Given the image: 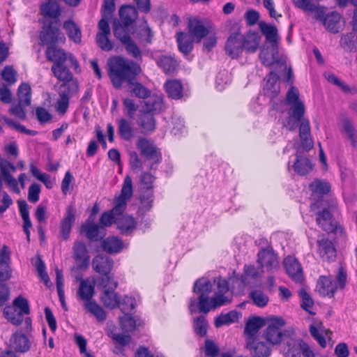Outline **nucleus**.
<instances>
[{
	"mask_svg": "<svg viewBox=\"0 0 357 357\" xmlns=\"http://www.w3.org/2000/svg\"><path fill=\"white\" fill-rule=\"evenodd\" d=\"M213 283L216 286L214 296L209 297L213 286L211 281L205 278L197 280L194 284L193 292L199 294L198 301L194 298L189 303V310L191 314L199 312L207 314L211 310H215L221 306L231 303L232 295L229 293L228 281L221 276L215 278Z\"/></svg>",
	"mask_w": 357,
	"mask_h": 357,
	"instance_id": "f257e3e1",
	"label": "nucleus"
},
{
	"mask_svg": "<svg viewBox=\"0 0 357 357\" xmlns=\"http://www.w3.org/2000/svg\"><path fill=\"white\" fill-rule=\"evenodd\" d=\"M109 76L113 85L119 89L124 82L130 84V92L139 98L150 96L151 91L139 82H133L135 76L141 72L139 64L121 56H114L108 60Z\"/></svg>",
	"mask_w": 357,
	"mask_h": 357,
	"instance_id": "f03ea898",
	"label": "nucleus"
},
{
	"mask_svg": "<svg viewBox=\"0 0 357 357\" xmlns=\"http://www.w3.org/2000/svg\"><path fill=\"white\" fill-rule=\"evenodd\" d=\"M286 104L289 107L292 116L298 121H301L299 125V137L302 147L308 151L314 146V142L311 137L310 125L307 119L303 117L305 114V105L299 99L298 90L291 86L287 92Z\"/></svg>",
	"mask_w": 357,
	"mask_h": 357,
	"instance_id": "7ed1b4c3",
	"label": "nucleus"
},
{
	"mask_svg": "<svg viewBox=\"0 0 357 357\" xmlns=\"http://www.w3.org/2000/svg\"><path fill=\"white\" fill-rule=\"evenodd\" d=\"M293 3L296 7L307 14H312L314 19L321 20L325 28L331 33H337L343 30L344 22L337 12L333 11L324 16V8L312 3L310 0H293Z\"/></svg>",
	"mask_w": 357,
	"mask_h": 357,
	"instance_id": "20e7f679",
	"label": "nucleus"
},
{
	"mask_svg": "<svg viewBox=\"0 0 357 357\" xmlns=\"http://www.w3.org/2000/svg\"><path fill=\"white\" fill-rule=\"evenodd\" d=\"M267 328L264 331L266 340L273 345L279 344L283 340L285 342L288 339V333L292 330H286L284 332L281 328L285 325V321L278 317H271L267 319Z\"/></svg>",
	"mask_w": 357,
	"mask_h": 357,
	"instance_id": "39448f33",
	"label": "nucleus"
},
{
	"mask_svg": "<svg viewBox=\"0 0 357 357\" xmlns=\"http://www.w3.org/2000/svg\"><path fill=\"white\" fill-rule=\"evenodd\" d=\"M137 147L140 154L144 157V164L150 169H155L161 161V153L153 142L146 138H141L137 142Z\"/></svg>",
	"mask_w": 357,
	"mask_h": 357,
	"instance_id": "423d86ee",
	"label": "nucleus"
},
{
	"mask_svg": "<svg viewBox=\"0 0 357 357\" xmlns=\"http://www.w3.org/2000/svg\"><path fill=\"white\" fill-rule=\"evenodd\" d=\"M59 20H51L45 23L40 33V40L43 45H55L64 43L66 37L60 29Z\"/></svg>",
	"mask_w": 357,
	"mask_h": 357,
	"instance_id": "0eeeda50",
	"label": "nucleus"
},
{
	"mask_svg": "<svg viewBox=\"0 0 357 357\" xmlns=\"http://www.w3.org/2000/svg\"><path fill=\"white\" fill-rule=\"evenodd\" d=\"M336 209V204L332 203L328 208H324L317 213L316 219L317 225L326 232H340L343 234L344 229L337 226V222L333 218L332 212Z\"/></svg>",
	"mask_w": 357,
	"mask_h": 357,
	"instance_id": "6e6552de",
	"label": "nucleus"
},
{
	"mask_svg": "<svg viewBox=\"0 0 357 357\" xmlns=\"http://www.w3.org/2000/svg\"><path fill=\"white\" fill-rule=\"evenodd\" d=\"M257 263L266 271H272L279 268L280 262L277 254L271 247L261 248L257 254Z\"/></svg>",
	"mask_w": 357,
	"mask_h": 357,
	"instance_id": "1a4fd4ad",
	"label": "nucleus"
},
{
	"mask_svg": "<svg viewBox=\"0 0 357 357\" xmlns=\"http://www.w3.org/2000/svg\"><path fill=\"white\" fill-rule=\"evenodd\" d=\"M188 31L190 36L197 43L208 35L211 26L197 18H191L188 21Z\"/></svg>",
	"mask_w": 357,
	"mask_h": 357,
	"instance_id": "9d476101",
	"label": "nucleus"
},
{
	"mask_svg": "<svg viewBox=\"0 0 357 357\" xmlns=\"http://www.w3.org/2000/svg\"><path fill=\"white\" fill-rule=\"evenodd\" d=\"M243 35L236 31L228 37L225 43L226 54L231 59L238 58L243 50Z\"/></svg>",
	"mask_w": 357,
	"mask_h": 357,
	"instance_id": "9b49d317",
	"label": "nucleus"
},
{
	"mask_svg": "<svg viewBox=\"0 0 357 357\" xmlns=\"http://www.w3.org/2000/svg\"><path fill=\"white\" fill-rule=\"evenodd\" d=\"M262 63L266 66L274 64L285 65V60L279 56L278 46L271 45V47L264 48L259 54Z\"/></svg>",
	"mask_w": 357,
	"mask_h": 357,
	"instance_id": "f8f14e48",
	"label": "nucleus"
},
{
	"mask_svg": "<svg viewBox=\"0 0 357 357\" xmlns=\"http://www.w3.org/2000/svg\"><path fill=\"white\" fill-rule=\"evenodd\" d=\"M287 274L296 282L301 283L304 276L303 268L298 261L292 256L287 257L283 261Z\"/></svg>",
	"mask_w": 357,
	"mask_h": 357,
	"instance_id": "ddd939ff",
	"label": "nucleus"
},
{
	"mask_svg": "<svg viewBox=\"0 0 357 357\" xmlns=\"http://www.w3.org/2000/svg\"><path fill=\"white\" fill-rule=\"evenodd\" d=\"M337 284L331 275H321L317 282L316 291L324 297L332 298L337 291Z\"/></svg>",
	"mask_w": 357,
	"mask_h": 357,
	"instance_id": "4468645a",
	"label": "nucleus"
},
{
	"mask_svg": "<svg viewBox=\"0 0 357 357\" xmlns=\"http://www.w3.org/2000/svg\"><path fill=\"white\" fill-rule=\"evenodd\" d=\"M246 348L250 350L252 357H268L271 351L265 342L258 341L255 337H248Z\"/></svg>",
	"mask_w": 357,
	"mask_h": 357,
	"instance_id": "2eb2a0df",
	"label": "nucleus"
},
{
	"mask_svg": "<svg viewBox=\"0 0 357 357\" xmlns=\"http://www.w3.org/2000/svg\"><path fill=\"white\" fill-rule=\"evenodd\" d=\"M303 340L295 337L294 332L288 333V339H287L284 344L287 348L284 349L286 357H301Z\"/></svg>",
	"mask_w": 357,
	"mask_h": 357,
	"instance_id": "dca6fc26",
	"label": "nucleus"
},
{
	"mask_svg": "<svg viewBox=\"0 0 357 357\" xmlns=\"http://www.w3.org/2000/svg\"><path fill=\"white\" fill-rule=\"evenodd\" d=\"M76 211L73 205H69L66 208V213L61 220L60 226V233L63 240L66 241L71 231L72 226L75 220Z\"/></svg>",
	"mask_w": 357,
	"mask_h": 357,
	"instance_id": "f3484780",
	"label": "nucleus"
},
{
	"mask_svg": "<svg viewBox=\"0 0 357 357\" xmlns=\"http://www.w3.org/2000/svg\"><path fill=\"white\" fill-rule=\"evenodd\" d=\"M95 284L96 281L94 279L87 278L86 280H81L79 287L77 290V296L80 300L86 302H91L95 294Z\"/></svg>",
	"mask_w": 357,
	"mask_h": 357,
	"instance_id": "a211bd4d",
	"label": "nucleus"
},
{
	"mask_svg": "<svg viewBox=\"0 0 357 357\" xmlns=\"http://www.w3.org/2000/svg\"><path fill=\"white\" fill-rule=\"evenodd\" d=\"M165 109L163 98L158 96H153L148 100L144 102L141 112L154 115L163 112Z\"/></svg>",
	"mask_w": 357,
	"mask_h": 357,
	"instance_id": "6ab92c4d",
	"label": "nucleus"
},
{
	"mask_svg": "<svg viewBox=\"0 0 357 357\" xmlns=\"http://www.w3.org/2000/svg\"><path fill=\"white\" fill-rule=\"evenodd\" d=\"M318 251L320 257L328 261H333L336 258V250L333 243L326 238L317 241Z\"/></svg>",
	"mask_w": 357,
	"mask_h": 357,
	"instance_id": "aec40b11",
	"label": "nucleus"
},
{
	"mask_svg": "<svg viewBox=\"0 0 357 357\" xmlns=\"http://www.w3.org/2000/svg\"><path fill=\"white\" fill-rule=\"evenodd\" d=\"M93 269L102 275L109 274L112 266L113 261L106 255H100L93 258L92 261Z\"/></svg>",
	"mask_w": 357,
	"mask_h": 357,
	"instance_id": "412c9836",
	"label": "nucleus"
},
{
	"mask_svg": "<svg viewBox=\"0 0 357 357\" xmlns=\"http://www.w3.org/2000/svg\"><path fill=\"white\" fill-rule=\"evenodd\" d=\"M279 76L274 72H271L266 78V84L264 88V94L273 99L280 92Z\"/></svg>",
	"mask_w": 357,
	"mask_h": 357,
	"instance_id": "4be33fe9",
	"label": "nucleus"
},
{
	"mask_svg": "<svg viewBox=\"0 0 357 357\" xmlns=\"http://www.w3.org/2000/svg\"><path fill=\"white\" fill-rule=\"evenodd\" d=\"M74 257L77 261L79 268H86L89 265V257L86 245L82 242H75L73 246Z\"/></svg>",
	"mask_w": 357,
	"mask_h": 357,
	"instance_id": "5701e85b",
	"label": "nucleus"
},
{
	"mask_svg": "<svg viewBox=\"0 0 357 357\" xmlns=\"http://www.w3.org/2000/svg\"><path fill=\"white\" fill-rule=\"evenodd\" d=\"M42 15L45 17L52 19V20H59L61 14V8L59 4L53 0H48L40 6Z\"/></svg>",
	"mask_w": 357,
	"mask_h": 357,
	"instance_id": "b1692460",
	"label": "nucleus"
},
{
	"mask_svg": "<svg viewBox=\"0 0 357 357\" xmlns=\"http://www.w3.org/2000/svg\"><path fill=\"white\" fill-rule=\"evenodd\" d=\"M10 252L6 246H3L0 253V281H6L10 277L9 267Z\"/></svg>",
	"mask_w": 357,
	"mask_h": 357,
	"instance_id": "393cba45",
	"label": "nucleus"
},
{
	"mask_svg": "<svg viewBox=\"0 0 357 357\" xmlns=\"http://www.w3.org/2000/svg\"><path fill=\"white\" fill-rule=\"evenodd\" d=\"M63 28L66 31L68 38L75 43L82 41V31L78 25L72 20H66L63 24Z\"/></svg>",
	"mask_w": 357,
	"mask_h": 357,
	"instance_id": "a878e982",
	"label": "nucleus"
},
{
	"mask_svg": "<svg viewBox=\"0 0 357 357\" xmlns=\"http://www.w3.org/2000/svg\"><path fill=\"white\" fill-rule=\"evenodd\" d=\"M259 27L266 37V40L273 45H278V29L275 25L268 24L264 22H259Z\"/></svg>",
	"mask_w": 357,
	"mask_h": 357,
	"instance_id": "bb28decb",
	"label": "nucleus"
},
{
	"mask_svg": "<svg viewBox=\"0 0 357 357\" xmlns=\"http://www.w3.org/2000/svg\"><path fill=\"white\" fill-rule=\"evenodd\" d=\"M119 15L124 26H130L137 17V11L132 6H123L119 10Z\"/></svg>",
	"mask_w": 357,
	"mask_h": 357,
	"instance_id": "cd10ccee",
	"label": "nucleus"
},
{
	"mask_svg": "<svg viewBox=\"0 0 357 357\" xmlns=\"http://www.w3.org/2000/svg\"><path fill=\"white\" fill-rule=\"evenodd\" d=\"M243 50L248 53L255 52L259 47L261 37L256 32H250L243 35Z\"/></svg>",
	"mask_w": 357,
	"mask_h": 357,
	"instance_id": "c85d7f7f",
	"label": "nucleus"
},
{
	"mask_svg": "<svg viewBox=\"0 0 357 357\" xmlns=\"http://www.w3.org/2000/svg\"><path fill=\"white\" fill-rule=\"evenodd\" d=\"M157 65L165 73H172L176 70L178 63L172 56L162 55L156 61Z\"/></svg>",
	"mask_w": 357,
	"mask_h": 357,
	"instance_id": "c756f323",
	"label": "nucleus"
},
{
	"mask_svg": "<svg viewBox=\"0 0 357 357\" xmlns=\"http://www.w3.org/2000/svg\"><path fill=\"white\" fill-rule=\"evenodd\" d=\"M11 346L17 351L26 352L30 349V342L27 337L20 333L13 335L10 339Z\"/></svg>",
	"mask_w": 357,
	"mask_h": 357,
	"instance_id": "7c9ffc66",
	"label": "nucleus"
},
{
	"mask_svg": "<svg viewBox=\"0 0 357 357\" xmlns=\"http://www.w3.org/2000/svg\"><path fill=\"white\" fill-rule=\"evenodd\" d=\"M116 223L118 229L123 234L132 232L137 225V222L133 217L129 215H123L121 217H118Z\"/></svg>",
	"mask_w": 357,
	"mask_h": 357,
	"instance_id": "2f4dec72",
	"label": "nucleus"
},
{
	"mask_svg": "<svg viewBox=\"0 0 357 357\" xmlns=\"http://www.w3.org/2000/svg\"><path fill=\"white\" fill-rule=\"evenodd\" d=\"M45 54L47 60L54 62V64H63L67 60V56L63 50L55 46L48 47Z\"/></svg>",
	"mask_w": 357,
	"mask_h": 357,
	"instance_id": "473e14b6",
	"label": "nucleus"
},
{
	"mask_svg": "<svg viewBox=\"0 0 357 357\" xmlns=\"http://www.w3.org/2000/svg\"><path fill=\"white\" fill-rule=\"evenodd\" d=\"M82 229L85 231L86 237L91 241H97L105 235L103 227L89 221L82 226Z\"/></svg>",
	"mask_w": 357,
	"mask_h": 357,
	"instance_id": "72a5a7b5",
	"label": "nucleus"
},
{
	"mask_svg": "<svg viewBox=\"0 0 357 357\" xmlns=\"http://www.w3.org/2000/svg\"><path fill=\"white\" fill-rule=\"evenodd\" d=\"M165 91L173 99H180L183 96V86L179 80H168L165 84Z\"/></svg>",
	"mask_w": 357,
	"mask_h": 357,
	"instance_id": "f704fd0d",
	"label": "nucleus"
},
{
	"mask_svg": "<svg viewBox=\"0 0 357 357\" xmlns=\"http://www.w3.org/2000/svg\"><path fill=\"white\" fill-rule=\"evenodd\" d=\"M340 45L346 52H356L357 36L351 32L342 34L340 38Z\"/></svg>",
	"mask_w": 357,
	"mask_h": 357,
	"instance_id": "c9c22d12",
	"label": "nucleus"
},
{
	"mask_svg": "<svg viewBox=\"0 0 357 357\" xmlns=\"http://www.w3.org/2000/svg\"><path fill=\"white\" fill-rule=\"evenodd\" d=\"M17 203L19 206V211L24 222L23 229L25 234H26L27 239L29 240V229L32 227V224L29 218L28 204L24 200H19Z\"/></svg>",
	"mask_w": 357,
	"mask_h": 357,
	"instance_id": "e433bc0d",
	"label": "nucleus"
},
{
	"mask_svg": "<svg viewBox=\"0 0 357 357\" xmlns=\"http://www.w3.org/2000/svg\"><path fill=\"white\" fill-rule=\"evenodd\" d=\"M100 300L106 307L110 309H114L120 305V299L114 290L105 289Z\"/></svg>",
	"mask_w": 357,
	"mask_h": 357,
	"instance_id": "4c0bfd02",
	"label": "nucleus"
},
{
	"mask_svg": "<svg viewBox=\"0 0 357 357\" xmlns=\"http://www.w3.org/2000/svg\"><path fill=\"white\" fill-rule=\"evenodd\" d=\"M122 241L116 236L108 237L102 242L103 250L108 253H116L121 250Z\"/></svg>",
	"mask_w": 357,
	"mask_h": 357,
	"instance_id": "58836bf2",
	"label": "nucleus"
},
{
	"mask_svg": "<svg viewBox=\"0 0 357 357\" xmlns=\"http://www.w3.org/2000/svg\"><path fill=\"white\" fill-rule=\"evenodd\" d=\"M190 37L183 32H178L176 34L178 49L184 54H188L193 48L192 40Z\"/></svg>",
	"mask_w": 357,
	"mask_h": 357,
	"instance_id": "ea45409f",
	"label": "nucleus"
},
{
	"mask_svg": "<svg viewBox=\"0 0 357 357\" xmlns=\"http://www.w3.org/2000/svg\"><path fill=\"white\" fill-rule=\"evenodd\" d=\"M313 165L310 160L307 158L296 156V162L294 165V171L299 175H305L312 169Z\"/></svg>",
	"mask_w": 357,
	"mask_h": 357,
	"instance_id": "a19ab883",
	"label": "nucleus"
},
{
	"mask_svg": "<svg viewBox=\"0 0 357 357\" xmlns=\"http://www.w3.org/2000/svg\"><path fill=\"white\" fill-rule=\"evenodd\" d=\"M264 325V319L256 317L249 320L245 326V333L248 335V337H255L259 330Z\"/></svg>",
	"mask_w": 357,
	"mask_h": 357,
	"instance_id": "79ce46f5",
	"label": "nucleus"
},
{
	"mask_svg": "<svg viewBox=\"0 0 357 357\" xmlns=\"http://www.w3.org/2000/svg\"><path fill=\"white\" fill-rule=\"evenodd\" d=\"M309 188L314 195H327L331 191V185L324 180L315 179L312 181Z\"/></svg>",
	"mask_w": 357,
	"mask_h": 357,
	"instance_id": "37998d69",
	"label": "nucleus"
},
{
	"mask_svg": "<svg viewBox=\"0 0 357 357\" xmlns=\"http://www.w3.org/2000/svg\"><path fill=\"white\" fill-rule=\"evenodd\" d=\"M139 124L144 132H153L155 128V120L153 114L141 112Z\"/></svg>",
	"mask_w": 357,
	"mask_h": 357,
	"instance_id": "c03bdc74",
	"label": "nucleus"
},
{
	"mask_svg": "<svg viewBox=\"0 0 357 357\" xmlns=\"http://www.w3.org/2000/svg\"><path fill=\"white\" fill-rule=\"evenodd\" d=\"M119 134L125 140H130L134 136L133 128L130 122L125 119H121L118 121Z\"/></svg>",
	"mask_w": 357,
	"mask_h": 357,
	"instance_id": "a18cd8bd",
	"label": "nucleus"
},
{
	"mask_svg": "<svg viewBox=\"0 0 357 357\" xmlns=\"http://www.w3.org/2000/svg\"><path fill=\"white\" fill-rule=\"evenodd\" d=\"M52 71L58 79L63 82L70 81L73 79V74L63 64H54L52 66Z\"/></svg>",
	"mask_w": 357,
	"mask_h": 357,
	"instance_id": "49530a36",
	"label": "nucleus"
},
{
	"mask_svg": "<svg viewBox=\"0 0 357 357\" xmlns=\"http://www.w3.org/2000/svg\"><path fill=\"white\" fill-rule=\"evenodd\" d=\"M85 309L92 314L98 321H104L106 318L105 310L96 302H86L84 303Z\"/></svg>",
	"mask_w": 357,
	"mask_h": 357,
	"instance_id": "de8ad7c7",
	"label": "nucleus"
},
{
	"mask_svg": "<svg viewBox=\"0 0 357 357\" xmlns=\"http://www.w3.org/2000/svg\"><path fill=\"white\" fill-rule=\"evenodd\" d=\"M238 318L239 314L236 311H230L226 314H221L220 316L216 317L215 320V326L216 328H220L223 325L237 321Z\"/></svg>",
	"mask_w": 357,
	"mask_h": 357,
	"instance_id": "09e8293b",
	"label": "nucleus"
},
{
	"mask_svg": "<svg viewBox=\"0 0 357 357\" xmlns=\"http://www.w3.org/2000/svg\"><path fill=\"white\" fill-rule=\"evenodd\" d=\"M113 31L114 36L118 38L122 44L130 38L128 33L127 27L124 26L119 20H116L114 21Z\"/></svg>",
	"mask_w": 357,
	"mask_h": 357,
	"instance_id": "8fccbe9b",
	"label": "nucleus"
},
{
	"mask_svg": "<svg viewBox=\"0 0 357 357\" xmlns=\"http://www.w3.org/2000/svg\"><path fill=\"white\" fill-rule=\"evenodd\" d=\"M140 205L139 206V212L142 214L149 211L153 207V191H148L146 193L140 195L139 197Z\"/></svg>",
	"mask_w": 357,
	"mask_h": 357,
	"instance_id": "3c124183",
	"label": "nucleus"
},
{
	"mask_svg": "<svg viewBox=\"0 0 357 357\" xmlns=\"http://www.w3.org/2000/svg\"><path fill=\"white\" fill-rule=\"evenodd\" d=\"M5 317L13 324L19 326L23 321V318L18 312V310L14 307L7 306L3 310Z\"/></svg>",
	"mask_w": 357,
	"mask_h": 357,
	"instance_id": "603ef678",
	"label": "nucleus"
},
{
	"mask_svg": "<svg viewBox=\"0 0 357 357\" xmlns=\"http://www.w3.org/2000/svg\"><path fill=\"white\" fill-rule=\"evenodd\" d=\"M343 131L345 136L351 141L353 146L357 145V135L356 130L351 123V121L348 119H344L342 122Z\"/></svg>",
	"mask_w": 357,
	"mask_h": 357,
	"instance_id": "864d4df0",
	"label": "nucleus"
},
{
	"mask_svg": "<svg viewBox=\"0 0 357 357\" xmlns=\"http://www.w3.org/2000/svg\"><path fill=\"white\" fill-rule=\"evenodd\" d=\"M69 105V97L65 91H60L59 98L57 100L55 109L59 114H64Z\"/></svg>",
	"mask_w": 357,
	"mask_h": 357,
	"instance_id": "5fc2aeb1",
	"label": "nucleus"
},
{
	"mask_svg": "<svg viewBox=\"0 0 357 357\" xmlns=\"http://www.w3.org/2000/svg\"><path fill=\"white\" fill-rule=\"evenodd\" d=\"M123 45L130 56L135 58L137 61H142V51L131 38Z\"/></svg>",
	"mask_w": 357,
	"mask_h": 357,
	"instance_id": "6e6d98bb",
	"label": "nucleus"
},
{
	"mask_svg": "<svg viewBox=\"0 0 357 357\" xmlns=\"http://www.w3.org/2000/svg\"><path fill=\"white\" fill-rule=\"evenodd\" d=\"M120 326L125 333H130L135 330L136 322L134 318L128 314H125L119 319Z\"/></svg>",
	"mask_w": 357,
	"mask_h": 357,
	"instance_id": "4d7b16f0",
	"label": "nucleus"
},
{
	"mask_svg": "<svg viewBox=\"0 0 357 357\" xmlns=\"http://www.w3.org/2000/svg\"><path fill=\"white\" fill-rule=\"evenodd\" d=\"M133 194L132 181L129 176H126L123 181V184L119 197L129 201Z\"/></svg>",
	"mask_w": 357,
	"mask_h": 357,
	"instance_id": "13d9d810",
	"label": "nucleus"
},
{
	"mask_svg": "<svg viewBox=\"0 0 357 357\" xmlns=\"http://www.w3.org/2000/svg\"><path fill=\"white\" fill-rule=\"evenodd\" d=\"M18 97L20 102L24 105L31 104V86L28 84H22L18 89Z\"/></svg>",
	"mask_w": 357,
	"mask_h": 357,
	"instance_id": "bf43d9fd",
	"label": "nucleus"
},
{
	"mask_svg": "<svg viewBox=\"0 0 357 357\" xmlns=\"http://www.w3.org/2000/svg\"><path fill=\"white\" fill-rule=\"evenodd\" d=\"M250 298L253 303L259 307L266 306L268 302V297L262 291L254 290L250 294Z\"/></svg>",
	"mask_w": 357,
	"mask_h": 357,
	"instance_id": "052dcab7",
	"label": "nucleus"
},
{
	"mask_svg": "<svg viewBox=\"0 0 357 357\" xmlns=\"http://www.w3.org/2000/svg\"><path fill=\"white\" fill-rule=\"evenodd\" d=\"M13 307L18 310V312L22 317L24 314L30 313L28 301L22 296H18L14 300Z\"/></svg>",
	"mask_w": 357,
	"mask_h": 357,
	"instance_id": "680f3d73",
	"label": "nucleus"
},
{
	"mask_svg": "<svg viewBox=\"0 0 357 357\" xmlns=\"http://www.w3.org/2000/svg\"><path fill=\"white\" fill-rule=\"evenodd\" d=\"M208 324L204 316H199L194 321V328L195 333L200 335L204 336L207 332Z\"/></svg>",
	"mask_w": 357,
	"mask_h": 357,
	"instance_id": "e2e57ef3",
	"label": "nucleus"
},
{
	"mask_svg": "<svg viewBox=\"0 0 357 357\" xmlns=\"http://www.w3.org/2000/svg\"><path fill=\"white\" fill-rule=\"evenodd\" d=\"M98 285L106 289L114 290L117 287L118 283L114 280L113 275L107 274L100 278Z\"/></svg>",
	"mask_w": 357,
	"mask_h": 357,
	"instance_id": "0e129e2a",
	"label": "nucleus"
},
{
	"mask_svg": "<svg viewBox=\"0 0 357 357\" xmlns=\"http://www.w3.org/2000/svg\"><path fill=\"white\" fill-rule=\"evenodd\" d=\"M155 180V177L151 173L144 172L141 174L139 178L140 185L144 189L151 191V190L153 188V183Z\"/></svg>",
	"mask_w": 357,
	"mask_h": 357,
	"instance_id": "69168bd1",
	"label": "nucleus"
},
{
	"mask_svg": "<svg viewBox=\"0 0 357 357\" xmlns=\"http://www.w3.org/2000/svg\"><path fill=\"white\" fill-rule=\"evenodd\" d=\"M128 200H126L124 199H122L121 197H117L114 202V208L111 210L112 212L116 216V217H120V216H122L123 212L125 211L126 207H127V204H128Z\"/></svg>",
	"mask_w": 357,
	"mask_h": 357,
	"instance_id": "338daca9",
	"label": "nucleus"
},
{
	"mask_svg": "<svg viewBox=\"0 0 357 357\" xmlns=\"http://www.w3.org/2000/svg\"><path fill=\"white\" fill-rule=\"evenodd\" d=\"M1 176L13 188H17V182L8 169L0 164Z\"/></svg>",
	"mask_w": 357,
	"mask_h": 357,
	"instance_id": "774afa93",
	"label": "nucleus"
}]
</instances>
